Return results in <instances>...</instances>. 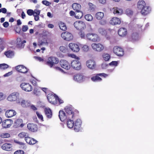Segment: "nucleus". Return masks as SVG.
<instances>
[{
  "label": "nucleus",
  "instance_id": "obj_1",
  "mask_svg": "<svg viewBox=\"0 0 154 154\" xmlns=\"http://www.w3.org/2000/svg\"><path fill=\"white\" fill-rule=\"evenodd\" d=\"M7 100L12 102L16 101L17 103H20L21 98L20 97V94L18 92H14L10 94L7 98Z\"/></svg>",
  "mask_w": 154,
  "mask_h": 154
},
{
  "label": "nucleus",
  "instance_id": "obj_2",
  "mask_svg": "<svg viewBox=\"0 0 154 154\" xmlns=\"http://www.w3.org/2000/svg\"><path fill=\"white\" fill-rule=\"evenodd\" d=\"M86 39L93 42H97L100 41L98 36L94 33H88L86 35Z\"/></svg>",
  "mask_w": 154,
  "mask_h": 154
},
{
  "label": "nucleus",
  "instance_id": "obj_3",
  "mask_svg": "<svg viewBox=\"0 0 154 154\" xmlns=\"http://www.w3.org/2000/svg\"><path fill=\"white\" fill-rule=\"evenodd\" d=\"M68 119L72 118L74 116V109L70 106H66L65 108Z\"/></svg>",
  "mask_w": 154,
  "mask_h": 154
},
{
  "label": "nucleus",
  "instance_id": "obj_4",
  "mask_svg": "<svg viewBox=\"0 0 154 154\" xmlns=\"http://www.w3.org/2000/svg\"><path fill=\"white\" fill-rule=\"evenodd\" d=\"M91 47L94 51L97 52L102 51L104 48V45L100 43H93L91 44Z\"/></svg>",
  "mask_w": 154,
  "mask_h": 154
},
{
  "label": "nucleus",
  "instance_id": "obj_5",
  "mask_svg": "<svg viewBox=\"0 0 154 154\" xmlns=\"http://www.w3.org/2000/svg\"><path fill=\"white\" fill-rule=\"evenodd\" d=\"M59 62V60L57 58L51 57H49L46 64L50 67H52L54 64H57Z\"/></svg>",
  "mask_w": 154,
  "mask_h": 154
},
{
  "label": "nucleus",
  "instance_id": "obj_6",
  "mask_svg": "<svg viewBox=\"0 0 154 154\" xmlns=\"http://www.w3.org/2000/svg\"><path fill=\"white\" fill-rule=\"evenodd\" d=\"M86 76L82 74L79 73L74 75L73 77L74 80L78 82L81 83L85 80Z\"/></svg>",
  "mask_w": 154,
  "mask_h": 154
},
{
  "label": "nucleus",
  "instance_id": "obj_7",
  "mask_svg": "<svg viewBox=\"0 0 154 154\" xmlns=\"http://www.w3.org/2000/svg\"><path fill=\"white\" fill-rule=\"evenodd\" d=\"M20 87L22 89L26 92H30L32 90V86L28 83L23 82L20 85Z\"/></svg>",
  "mask_w": 154,
  "mask_h": 154
},
{
  "label": "nucleus",
  "instance_id": "obj_8",
  "mask_svg": "<svg viewBox=\"0 0 154 154\" xmlns=\"http://www.w3.org/2000/svg\"><path fill=\"white\" fill-rule=\"evenodd\" d=\"M79 60H72L71 63V66L73 69L79 70L81 68V63Z\"/></svg>",
  "mask_w": 154,
  "mask_h": 154
},
{
  "label": "nucleus",
  "instance_id": "obj_9",
  "mask_svg": "<svg viewBox=\"0 0 154 154\" xmlns=\"http://www.w3.org/2000/svg\"><path fill=\"white\" fill-rule=\"evenodd\" d=\"M58 97L55 96L51 93H50L47 95V98L48 101L53 104H55L57 103V98Z\"/></svg>",
  "mask_w": 154,
  "mask_h": 154
},
{
  "label": "nucleus",
  "instance_id": "obj_10",
  "mask_svg": "<svg viewBox=\"0 0 154 154\" xmlns=\"http://www.w3.org/2000/svg\"><path fill=\"white\" fill-rule=\"evenodd\" d=\"M75 27L77 29L82 30L85 28V23L82 21H76L74 24Z\"/></svg>",
  "mask_w": 154,
  "mask_h": 154
},
{
  "label": "nucleus",
  "instance_id": "obj_11",
  "mask_svg": "<svg viewBox=\"0 0 154 154\" xmlns=\"http://www.w3.org/2000/svg\"><path fill=\"white\" fill-rule=\"evenodd\" d=\"M86 65L87 67L91 69H94L96 67L95 62L92 60H89L86 62Z\"/></svg>",
  "mask_w": 154,
  "mask_h": 154
},
{
  "label": "nucleus",
  "instance_id": "obj_12",
  "mask_svg": "<svg viewBox=\"0 0 154 154\" xmlns=\"http://www.w3.org/2000/svg\"><path fill=\"white\" fill-rule=\"evenodd\" d=\"M61 37L64 40L69 41L73 38V36L70 33L65 32L61 34Z\"/></svg>",
  "mask_w": 154,
  "mask_h": 154
},
{
  "label": "nucleus",
  "instance_id": "obj_13",
  "mask_svg": "<svg viewBox=\"0 0 154 154\" xmlns=\"http://www.w3.org/2000/svg\"><path fill=\"white\" fill-rule=\"evenodd\" d=\"M113 51L114 53L118 56H122L124 54L123 49L121 47L117 46L114 47Z\"/></svg>",
  "mask_w": 154,
  "mask_h": 154
},
{
  "label": "nucleus",
  "instance_id": "obj_14",
  "mask_svg": "<svg viewBox=\"0 0 154 154\" xmlns=\"http://www.w3.org/2000/svg\"><path fill=\"white\" fill-rule=\"evenodd\" d=\"M110 10L111 12L117 16L122 15L123 12L122 9L117 7H114L112 8H110Z\"/></svg>",
  "mask_w": 154,
  "mask_h": 154
},
{
  "label": "nucleus",
  "instance_id": "obj_15",
  "mask_svg": "<svg viewBox=\"0 0 154 154\" xmlns=\"http://www.w3.org/2000/svg\"><path fill=\"white\" fill-rule=\"evenodd\" d=\"M24 125V124L23 123V120L21 119H18L14 121L13 126L15 128H22Z\"/></svg>",
  "mask_w": 154,
  "mask_h": 154
},
{
  "label": "nucleus",
  "instance_id": "obj_16",
  "mask_svg": "<svg viewBox=\"0 0 154 154\" xmlns=\"http://www.w3.org/2000/svg\"><path fill=\"white\" fill-rule=\"evenodd\" d=\"M60 64L61 66L63 68L66 69H69L70 66L68 62L66 60H62L60 61Z\"/></svg>",
  "mask_w": 154,
  "mask_h": 154
},
{
  "label": "nucleus",
  "instance_id": "obj_17",
  "mask_svg": "<svg viewBox=\"0 0 154 154\" xmlns=\"http://www.w3.org/2000/svg\"><path fill=\"white\" fill-rule=\"evenodd\" d=\"M69 48L73 51L77 52L79 51L80 49L78 45L72 43L69 44Z\"/></svg>",
  "mask_w": 154,
  "mask_h": 154
},
{
  "label": "nucleus",
  "instance_id": "obj_18",
  "mask_svg": "<svg viewBox=\"0 0 154 154\" xmlns=\"http://www.w3.org/2000/svg\"><path fill=\"white\" fill-rule=\"evenodd\" d=\"M82 124V122L80 119H77L74 124V129L75 131L78 132L80 130Z\"/></svg>",
  "mask_w": 154,
  "mask_h": 154
},
{
  "label": "nucleus",
  "instance_id": "obj_19",
  "mask_svg": "<svg viewBox=\"0 0 154 154\" xmlns=\"http://www.w3.org/2000/svg\"><path fill=\"white\" fill-rule=\"evenodd\" d=\"M16 69L18 72L23 73H26L28 71L27 68L23 65H18L16 67Z\"/></svg>",
  "mask_w": 154,
  "mask_h": 154
},
{
  "label": "nucleus",
  "instance_id": "obj_20",
  "mask_svg": "<svg viewBox=\"0 0 154 154\" xmlns=\"http://www.w3.org/2000/svg\"><path fill=\"white\" fill-rule=\"evenodd\" d=\"M12 123V120L10 119H7L2 122V125L3 128H8L11 126Z\"/></svg>",
  "mask_w": 154,
  "mask_h": 154
},
{
  "label": "nucleus",
  "instance_id": "obj_21",
  "mask_svg": "<svg viewBox=\"0 0 154 154\" xmlns=\"http://www.w3.org/2000/svg\"><path fill=\"white\" fill-rule=\"evenodd\" d=\"M121 23V20L117 17H113L110 21V24L112 25H119Z\"/></svg>",
  "mask_w": 154,
  "mask_h": 154
},
{
  "label": "nucleus",
  "instance_id": "obj_22",
  "mask_svg": "<svg viewBox=\"0 0 154 154\" xmlns=\"http://www.w3.org/2000/svg\"><path fill=\"white\" fill-rule=\"evenodd\" d=\"M27 127L29 131L32 132L36 131L38 129L37 125L33 123H30L28 124Z\"/></svg>",
  "mask_w": 154,
  "mask_h": 154
},
{
  "label": "nucleus",
  "instance_id": "obj_23",
  "mask_svg": "<svg viewBox=\"0 0 154 154\" xmlns=\"http://www.w3.org/2000/svg\"><path fill=\"white\" fill-rule=\"evenodd\" d=\"M59 116L60 120L63 122L66 119H68L67 115L66 114L65 112L62 110H60L59 112Z\"/></svg>",
  "mask_w": 154,
  "mask_h": 154
},
{
  "label": "nucleus",
  "instance_id": "obj_24",
  "mask_svg": "<svg viewBox=\"0 0 154 154\" xmlns=\"http://www.w3.org/2000/svg\"><path fill=\"white\" fill-rule=\"evenodd\" d=\"M141 13L142 14L145 15L149 14L150 11V8L149 6H145L141 10Z\"/></svg>",
  "mask_w": 154,
  "mask_h": 154
},
{
  "label": "nucleus",
  "instance_id": "obj_25",
  "mask_svg": "<svg viewBox=\"0 0 154 154\" xmlns=\"http://www.w3.org/2000/svg\"><path fill=\"white\" fill-rule=\"evenodd\" d=\"M2 148L4 150L7 151H10L12 149V145L11 143H5L3 144L2 146Z\"/></svg>",
  "mask_w": 154,
  "mask_h": 154
},
{
  "label": "nucleus",
  "instance_id": "obj_26",
  "mask_svg": "<svg viewBox=\"0 0 154 154\" xmlns=\"http://www.w3.org/2000/svg\"><path fill=\"white\" fill-rule=\"evenodd\" d=\"M16 112L13 110L11 109L7 111L5 113L6 116L8 118H10L16 115Z\"/></svg>",
  "mask_w": 154,
  "mask_h": 154
},
{
  "label": "nucleus",
  "instance_id": "obj_27",
  "mask_svg": "<svg viewBox=\"0 0 154 154\" xmlns=\"http://www.w3.org/2000/svg\"><path fill=\"white\" fill-rule=\"evenodd\" d=\"M127 30L124 28H120L119 30L118 34L121 36L123 37L127 34Z\"/></svg>",
  "mask_w": 154,
  "mask_h": 154
},
{
  "label": "nucleus",
  "instance_id": "obj_28",
  "mask_svg": "<svg viewBox=\"0 0 154 154\" xmlns=\"http://www.w3.org/2000/svg\"><path fill=\"white\" fill-rule=\"evenodd\" d=\"M45 115L48 118L50 119L52 117V112L49 108H45Z\"/></svg>",
  "mask_w": 154,
  "mask_h": 154
},
{
  "label": "nucleus",
  "instance_id": "obj_29",
  "mask_svg": "<svg viewBox=\"0 0 154 154\" xmlns=\"http://www.w3.org/2000/svg\"><path fill=\"white\" fill-rule=\"evenodd\" d=\"M17 47L20 48H23L24 46V43H26L25 40L22 41L20 38H18L17 39Z\"/></svg>",
  "mask_w": 154,
  "mask_h": 154
},
{
  "label": "nucleus",
  "instance_id": "obj_30",
  "mask_svg": "<svg viewBox=\"0 0 154 154\" xmlns=\"http://www.w3.org/2000/svg\"><path fill=\"white\" fill-rule=\"evenodd\" d=\"M146 6V3L143 0H139L137 2V7L138 9L141 10Z\"/></svg>",
  "mask_w": 154,
  "mask_h": 154
},
{
  "label": "nucleus",
  "instance_id": "obj_31",
  "mask_svg": "<svg viewBox=\"0 0 154 154\" xmlns=\"http://www.w3.org/2000/svg\"><path fill=\"white\" fill-rule=\"evenodd\" d=\"M66 122L67 127L69 128H72L74 126V123L71 118L68 119Z\"/></svg>",
  "mask_w": 154,
  "mask_h": 154
},
{
  "label": "nucleus",
  "instance_id": "obj_32",
  "mask_svg": "<svg viewBox=\"0 0 154 154\" xmlns=\"http://www.w3.org/2000/svg\"><path fill=\"white\" fill-rule=\"evenodd\" d=\"M4 54L6 56L9 58L13 57L14 55V52L11 50L5 52Z\"/></svg>",
  "mask_w": 154,
  "mask_h": 154
},
{
  "label": "nucleus",
  "instance_id": "obj_33",
  "mask_svg": "<svg viewBox=\"0 0 154 154\" xmlns=\"http://www.w3.org/2000/svg\"><path fill=\"white\" fill-rule=\"evenodd\" d=\"M73 9L76 11H80L81 8V5L79 4L76 3H73L72 5Z\"/></svg>",
  "mask_w": 154,
  "mask_h": 154
},
{
  "label": "nucleus",
  "instance_id": "obj_34",
  "mask_svg": "<svg viewBox=\"0 0 154 154\" xmlns=\"http://www.w3.org/2000/svg\"><path fill=\"white\" fill-rule=\"evenodd\" d=\"M91 79L94 82H100L102 80V79L100 77L99 75H98V74H97L95 76L92 77Z\"/></svg>",
  "mask_w": 154,
  "mask_h": 154
},
{
  "label": "nucleus",
  "instance_id": "obj_35",
  "mask_svg": "<svg viewBox=\"0 0 154 154\" xmlns=\"http://www.w3.org/2000/svg\"><path fill=\"white\" fill-rule=\"evenodd\" d=\"M104 13L102 12H98L95 14V17L97 20H100L102 19L104 17Z\"/></svg>",
  "mask_w": 154,
  "mask_h": 154
},
{
  "label": "nucleus",
  "instance_id": "obj_36",
  "mask_svg": "<svg viewBox=\"0 0 154 154\" xmlns=\"http://www.w3.org/2000/svg\"><path fill=\"white\" fill-rule=\"evenodd\" d=\"M59 26L60 29L63 31H65L67 29L66 26L65 24L61 22L59 23Z\"/></svg>",
  "mask_w": 154,
  "mask_h": 154
},
{
  "label": "nucleus",
  "instance_id": "obj_37",
  "mask_svg": "<svg viewBox=\"0 0 154 154\" xmlns=\"http://www.w3.org/2000/svg\"><path fill=\"white\" fill-rule=\"evenodd\" d=\"M102 57L104 60L108 61L110 58V55L108 54L104 53L102 55Z\"/></svg>",
  "mask_w": 154,
  "mask_h": 154
},
{
  "label": "nucleus",
  "instance_id": "obj_38",
  "mask_svg": "<svg viewBox=\"0 0 154 154\" xmlns=\"http://www.w3.org/2000/svg\"><path fill=\"white\" fill-rule=\"evenodd\" d=\"M83 15L82 12L80 11L75 12V17L77 19L81 18Z\"/></svg>",
  "mask_w": 154,
  "mask_h": 154
},
{
  "label": "nucleus",
  "instance_id": "obj_39",
  "mask_svg": "<svg viewBox=\"0 0 154 154\" xmlns=\"http://www.w3.org/2000/svg\"><path fill=\"white\" fill-rule=\"evenodd\" d=\"M18 137L20 138H23L25 137L29 136L28 134L26 132H22L19 133L18 135Z\"/></svg>",
  "mask_w": 154,
  "mask_h": 154
},
{
  "label": "nucleus",
  "instance_id": "obj_40",
  "mask_svg": "<svg viewBox=\"0 0 154 154\" xmlns=\"http://www.w3.org/2000/svg\"><path fill=\"white\" fill-rule=\"evenodd\" d=\"M85 19L88 21H91L93 19L92 16L90 14H87L85 16Z\"/></svg>",
  "mask_w": 154,
  "mask_h": 154
},
{
  "label": "nucleus",
  "instance_id": "obj_41",
  "mask_svg": "<svg viewBox=\"0 0 154 154\" xmlns=\"http://www.w3.org/2000/svg\"><path fill=\"white\" fill-rule=\"evenodd\" d=\"M0 136L2 138H6L10 137V135L8 133H3L1 134Z\"/></svg>",
  "mask_w": 154,
  "mask_h": 154
},
{
  "label": "nucleus",
  "instance_id": "obj_42",
  "mask_svg": "<svg viewBox=\"0 0 154 154\" xmlns=\"http://www.w3.org/2000/svg\"><path fill=\"white\" fill-rule=\"evenodd\" d=\"M8 65L5 63L0 64V70L5 69L8 67Z\"/></svg>",
  "mask_w": 154,
  "mask_h": 154
},
{
  "label": "nucleus",
  "instance_id": "obj_43",
  "mask_svg": "<svg viewBox=\"0 0 154 154\" xmlns=\"http://www.w3.org/2000/svg\"><path fill=\"white\" fill-rule=\"evenodd\" d=\"M132 38L134 40H137L139 38V35L137 33H134L132 35Z\"/></svg>",
  "mask_w": 154,
  "mask_h": 154
},
{
  "label": "nucleus",
  "instance_id": "obj_44",
  "mask_svg": "<svg viewBox=\"0 0 154 154\" xmlns=\"http://www.w3.org/2000/svg\"><path fill=\"white\" fill-rule=\"evenodd\" d=\"M82 49L83 51L85 52H87L89 50V47L87 45H84L82 47Z\"/></svg>",
  "mask_w": 154,
  "mask_h": 154
},
{
  "label": "nucleus",
  "instance_id": "obj_45",
  "mask_svg": "<svg viewBox=\"0 0 154 154\" xmlns=\"http://www.w3.org/2000/svg\"><path fill=\"white\" fill-rule=\"evenodd\" d=\"M99 32L102 35H105L106 33V31L102 28H100L98 29Z\"/></svg>",
  "mask_w": 154,
  "mask_h": 154
},
{
  "label": "nucleus",
  "instance_id": "obj_46",
  "mask_svg": "<svg viewBox=\"0 0 154 154\" xmlns=\"http://www.w3.org/2000/svg\"><path fill=\"white\" fill-rule=\"evenodd\" d=\"M36 114L38 118L42 121H43L44 120L42 115L38 111L36 112Z\"/></svg>",
  "mask_w": 154,
  "mask_h": 154
},
{
  "label": "nucleus",
  "instance_id": "obj_47",
  "mask_svg": "<svg viewBox=\"0 0 154 154\" xmlns=\"http://www.w3.org/2000/svg\"><path fill=\"white\" fill-rule=\"evenodd\" d=\"M60 49L61 51L64 53L67 51V49L63 46L60 47Z\"/></svg>",
  "mask_w": 154,
  "mask_h": 154
},
{
  "label": "nucleus",
  "instance_id": "obj_48",
  "mask_svg": "<svg viewBox=\"0 0 154 154\" xmlns=\"http://www.w3.org/2000/svg\"><path fill=\"white\" fill-rule=\"evenodd\" d=\"M26 103L27 102L25 100H23L21 102L20 100V103H19L18 104H20L23 107H26L27 106L26 105Z\"/></svg>",
  "mask_w": 154,
  "mask_h": 154
},
{
  "label": "nucleus",
  "instance_id": "obj_49",
  "mask_svg": "<svg viewBox=\"0 0 154 154\" xmlns=\"http://www.w3.org/2000/svg\"><path fill=\"white\" fill-rule=\"evenodd\" d=\"M118 64V62L116 61H112L109 63V65L110 66H113L115 67L117 66Z\"/></svg>",
  "mask_w": 154,
  "mask_h": 154
},
{
  "label": "nucleus",
  "instance_id": "obj_50",
  "mask_svg": "<svg viewBox=\"0 0 154 154\" xmlns=\"http://www.w3.org/2000/svg\"><path fill=\"white\" fill-rule=\"evenodd\" d=\"M132 11L130 9H127L126 10V13L128 15H130L133 14Z\"/></svg>",
  "mask_w": 154,
  "mask_h": 154
},
{
  "label": "nucleus",
  "instance_id": "obj_51",
  "mask_svg": "<svg viewBox=\"0 0 154 154\" xmlns=\"http://www.w3.org/2000/svg\"><path fill=\"white\" fill-rule=\"evenodd\" d=\"M27 13L29 16H31L32 15H33L34 11L32 10L29 9L27 10Z\"/></svg>",
  "mask_w": 154,
  "mask_h": 154
},
{
  "label": "nucleus",
  "instance_id": "obj_52",
  "mask_svg": "<svg viewBox=\"0 0 154 154\" xmlns=\"http://www.w3.org/2000/svg\"><path fill=\"white\" fill-rule=\"evenodd\" d=\"M79 35L81 38L84 39H86V35L85 36V33L84 32H80L79 33Z\"/></svg>",
  "mask_w": 154,
  "mask_h": 154
},
{
  "label": "nucleus",
  "instance_id": "obj_53",
  "mask_svg": "<svg viewBox=\"0 0 154 154\" xmlns=\"http://www.w3.org/2000/svg\"><path fill=\"white\" fill-rule=\"evenodd\" d=\"M30 142V143H29V144L33 145L36 143L37 141L35 139L31 138Z\"/></svg>",
  "mask_w": 154,
  "mask_h": 154
},
{
  "label": "nucleus",
  "instance_id": "obj_54",
  "mask_svg": "<svg viewBox=\"0 0 154 154\" xmlns=\"http://www.w3.org/2000/svg\"><path fill=\"white\" fill-rule=\"evenodd\" d=\"M28 29V26L26 25H23L22 27V30L24 32H25Z\"/></svg>",
  "mask_w": 154,
  "mask_h": 154
},
{
  "label": "nucleus",
  "instance_id": "obj_55",
  "mask_svg": "<svg viewBox=\"0 0 154 154\" xmlns=\"http://www.w3.org/2000/svg\"><path fill=\"white\" fill-rule=\"evenodd\" d=\"M31 138L30 137H29V136H27L25 138V140L27 142V143L29 144L30 143V141Z\"/></svg>",
  "mask_w": 154,
  "mask_h": 154
},
{
  "label": "nucleus",
  "instance_id": "obj_56",
  "mask_svg": "<svg viewBox=\"0 0 154 154\" xmlns=\"http://www.w3.org/2000/svg\"><path fill=\"white\" fill-rule=\"evenodd\" d=\"M42 3L46 6H49L51 4V3L47 1H43Z\"/></svg>",
  "mask_w": 154,
  "mask_h": 154
},
{
  "label": "nucleus",
  "instance_id": "obj_57",
  "mask_svg": "<svg viewBox=\"0 0 154 154\" xmlns=\"http://www.w3.org/2000/svg\"><path fill=\"white\" fill-rule=\"evenodd\" d=\"M13 73V72L12 71H11L10 72H8L7 73H6L4 75V77H8L11 75Z\"/></svg>",
  "mask_w": 154,
  "mask_h": 154
},
{
  "label": "nucleus",
  "instance_id": "obj_58",
  "mask_svg": "<svg viewBox=\"0 0 154 154\" xmlns=\"http://www.w3.org/2000/svg\"><path fill=\"white\" fill-rule=\"evenodd\" d=\"M5 98V97L3 94L2 93L0 92V101L3 100Z\"/></svg>",
  "mask_w": 154,
  "mask_h": 154
},
{
  "label": "nucleus",
  "instance_id": "obj_59",
  "mask_svg": "<svg viewBox=\"0 0 154 154\" xmlns=\"http://www.w3.org/2000/svg\"><path fill=\"white\" fill-rule=\"evenodd\" d=\"M98 75H99V76L103 77L105 78L107 77L108 76L107 74L104 73H99L98 74Z\"/></svg>",
  "mask_w": 154,
  "mask_h": 154
},
{
  "label": "nucleus",
  "instance_id": "obj_60",
  "mask_svg": "<svg viewBox=\"0 0 154 154\" xmlns=\"http://www.w3.org/2000/svg\"><path fill=\"white\" fill-rule=\"evenodd\" d=\"M34 11V14H36L37 15H39L40 13V11L35 9Z\"/></svg>",
  "mask_w": 154,
  "mask_h": 154
},
{
  "label": "nucleus",
  "instance_id": "obj_61",
  "mask_svg": "<svg viewBox=\"0 0 154 154\" xmlns=\"http://www.w3.org/2000/svg\"><path fill=\"white\" fill-rule=\"evenodd\" d=\"M23 151L22 150H17L14 152V154H23Z\"/></svg>",
  "mask_w": 154,
  "mask_h": 154
},
{
  "label": "nucleus",
  "instance_id": "obj_62",
  "mask_svg": "<svg viewBox=\"0 0 154 154\" xmlns=\"http://www.w3.org/2000/svg\"><path fill=\"white\" fill-rule=\"evenodd\" d=\"M88 5L90 9L91 10H93L94 9V6L92 3H88Z\"/></svg>",
  "mask_w": 154,
  "mask_h": 154
},
{
  "label": "nucleus",
  "instance_id": "obj_63",
  "mask_svg": "<svg viewBox=\"0 0 154 154\" xmlns=\"http://www.w3.org/2000/svg\"><path fill=\"white\" fill-rule=\"evenodd\" d=\"M34 57L36 60L39 61H43V59L42 57Z\"/></svg>",
  "mask_w": 154,
  "mask_h": 154
},
{
  "label": "nucleus",
  "instance_id": "obj_64",
  "mask_svg": "<svg viewBox=\"0 0 154 154\" xmlns=\"http://www.w3.org/2000/svg\"><path fill=\"white\" fill-rule=\"evenodd\" d=\"M33 93L34 94H35L36 95H39L40 93L39 91H37V90L35 89H34L33 91Z\"/></svg>",
  "mask_w": 154,
  "mask_h": 154
}]
</instances>
